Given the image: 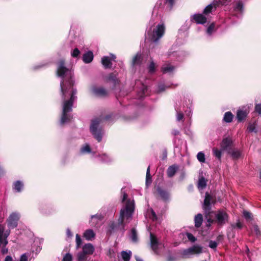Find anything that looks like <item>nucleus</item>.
<instances>
[{
  "instance_id": "4d7b16f0",
  "label": "nucleus",
  "mask_w": 261,
  "mask_h": 261,
  "mask_svg": "<svg viewBox=\"0 0 261 261\" xmlns=\"http://www.w3.org/2000/svg\"><path fill=\"white\" fill-rule=\"evenodd\" d=\"M166 87L164 85H160L158 86V92H161L165 90Z\"/></svg>"
},
{
  "instance_id": "72a5a7b5",
  "label": "nucleus",
  "mask_w": 261,
  "mask_h": 261,
  "mask_svg": "<svg viewBox=\"0 0 261 261\" xmlns=\"http://www.w3.org/2000/svg\"><path fill=\"white\" fill-rule=\"evenodd\" d=\"M228 153L231 154V156L234 159H238L241 156V152L238 149H232L229 150Z\"/></svg>"
},
{
  "instance_id": "7c9ffc66",
  "label": "nucleus",
  "mask_w": 261,
  "mask_h": 261,
  "mask_svg": "<svg viewBox=\"0 0 261 261\" xmlns=\"http://www.w3.org/2000/svg\"><path fill=\"white\" fill-rule=\"evenodd\" d=\"M247 116V113L243 110H238L237 114V118L239 121H241L244 119Z\"/></svg>"
},
{
  "instance_id": "e433bc0d",
  "label": "nucleus",
  "mask_w": 261,
  "mask_h": 261,
  "mask_svg": "<svg viewBox=\"0 0 261 261\" xmlns=\"http://www.w3.org/2000/svg\"><path fill=\"white\" fill-rule=\"evenodd\" d=\"M222 149L221 150H219L217 148H214L213 149V152L214 155L219 160H221V156H222Z\"/></svg>"
},
{
  "instance_id": "3c124183",
  "label": "nucleus",
  "mask_w": 261,
  "mask_h": 261,
  "mask_svg": "<svg viewBox=\"0 0 261 261\" xmlns=\"http://www.w3.org/2000/svg\"><path fill=\"white\" fill-rule=\"evenodd\" d=\"M252 214L249 212L244 211L243 212V216L246 220H249L251 219Z\"/></svg>"
},
{
  "instance_id": "2eb2a0df",
  "label": "nucleus",
  "mask_w": 261,
  "mask_h": 261,
  "mask_svg": "<svg viewBox=\"0 0 261 261\" xmlns=\"http://www.w3.org/2000/svg\"><path fill=\"white\" fill-rule=\"evenodd\" d=\"M95 250L94 246L91 243H87L83 245L82 251L87 255H92Z\"/></svg>"
},
{
  "instance_id": "1a4fd4ad",
  "label": "nucleus",
  "mask_w": 261,
  "mask_h": 261,
  "mask_svg": "<svg viewBox=\"0 0 261 261\" xmlns=\"http://www.w3.org/2000/svg\"><path fill=\"white\" fill-rule=\"evenodd\" d=\"M10 233V229L6 230L5 226L4 225L0 224V247L2 246V243H4L5 245L8 244L7 238Z\"/></svg>"
},
{
  "instance_id": "a18cd8bd",
  "label": "nucleus",
  "mask_w": 261,
  "mask_h": 261,
  "mask_svg": "<svg viewBox=\"0 0 261 261\" xmlns=\"http://www.w3.org/2000/svg\"><path fill=\"white\" fill-rule=\"evenodd\" d=\"M72 255L69 253H67L64 256L62 261H72Z\"/></svg>"
},
{
  "instance_id": "c756f323",
  "label": "nucleus",
  "mask_w": 261,
  "mask_h": 261,
  "mask_svg": "<svg viewBox=\"0 0 261 261\" xmlns=\"http://www.w3.org/2000/svg\"><path fill=\"white\" fill-rule=\"evenodd\" d=\"M99 160L102 163H109L112 161V159L106 154H102L98 156Z\"/></svg>"
},
{
  "instance_id": "864d4df0",
  "label": "nucleus",
  "mask_w": 261,
  "mask_h": 261,
  "mask_svg": "<svg viewBox=\"0 0 261 261\" xmlns=\"http://www.w3.org/2000/svg\"><path fill=\"white\" fill-rule=\"evenodd\" d=\"M121 193L123 195L122 201L124 202L127 197V195L124 190V188H122L121 190Z\"/></svg>"
},
{
  "instance_id": "c03bdc74",
  "label": "nucleus",
  "mask_w": 261,
  "mask_h": 261,
  "mask_svg": "<svg viewBox=\"0 0 261 261\" xmlns=\"http://www.w3.org/2000/svg\"><path fill=\"white\" fill-rule=\"evenodd\" d=\"M7 245H5L4 243H2V246L0 247V248H2L1 252L3 255L6 254L8 252V249L6 247Z\"/></svg>"
},
{
  "instance_id": "473e14b6",
  "label": "nucleus",
  "mask_w": 261,
  "mask_h": 261,
  "mask_svg": "<svg viewBox=\"0 0 261 261\" xmlns=\"http://www.w3.org/2000/svg\"><path fill=\"white\" fill-rule=\"evenodd\" d=\"M130 239L133 243H136L138 241L137 233L136 229L133 228L131 229V232L129 236Z\"/></svg>"
},
{
  "instance_id": "4c0bfd02",
  "label": "nucleus",
  "mask_w": 261,
  "mask_h": 261,
  "mask_svg": "<svg viewBox=\"0 0 261 261\" xmlns=\"http://www.w3.org/2000/svg\"><path fill=\"white\" fill-rule=\"evenodd\" d=\"M87 258V255L83 251L77 254V261H85Z\"/></svg>"
},
{
  "instance_id": "58836bf2",
  "label": "nucleus",
  "mask_w": 261,
  "mask_h": 261,
  "mask_svg": "<svg viewBox=\"0 0 261 261\" xmlns=\"http://www.w3.org/2000/svg\"><path fill=\"white\" fill-rule=\"evenodd\" d=\"M80 152L82 153H89L91 152V148L88 144H85L80 149Z\"/></svg>"
},
{
  "instance_id": "37998d69",
  "label": "nucleus",
  "mask_w": 261,
  "mask_h": 261,
  "mask_svg": "<svg viewBox=\"0 0 261 261\" xmlns=\"http://www.w3.org/2000/svg\"><path fill=\"white\" fill-rule=\"evenodd\" d=\"M75 242H76V247L78 249L82 244V240L80 237V236L78 234H76L75 236Z\"/></svg>"
},
{
  "instance_id": "4be33fe9",
  "label": "nucleus",
  "mask_w": 261,
  "mask_h": 261,
  "mask_svg": "<svg viewBox=\"0 0 261 261\" xmlns=\"http://www.w3.org/2000/svg\"><path fill=\"white\" fill-rule=\"evenodd\" d=\"M102 217L101 215L96 214L92 215L91 216V219L89 223L91 226H94L102 219Z\"/></svg>"
},
{
  "instance_id": "09e8293b",
  "label": "nucleus",
  "mask_w": 261,
  "mask_h": 261,
  "mask_svg": "<svg viewBox=\"0 0 261 261\" xmlns=\"http://www.w3.org/2000/svg\"><path fill=\"white\" fill-rule=\"evenodd\" d=\"M175 110L177 112V121H180L184 117L183 114L182 112H180V111H178V109L175 108Z\"/></svg>"
},
{
  "instance_id": "423d86ee",
  "label": "nucleus",
  "mask_w": 261,
  "mask_h": 261,
  "mask_svg": "<svg viewBox=\"0 0 261 261\" xmlns=\"http://www.w3.org/2000/svg\"><path fill=\"white\" fill-rule=\"evenodd\" d=\"M229 219V216L226 211L223 209L219 210L215 212V222L219 226H223Z\"/></svg>"
},
{
  "instance_id": "49530a36",
  "label": "nucleus",
  "mask_w": 261,
  "mask_h": 261,
  "mask_svg": "<svg viewBox=\"0 0 261 261\" xmlns=\"http://www.w3.org/2000/svg\"><path fill=\"white\" fill-rule=\"evenodd\" d=\"M186 236L188 240L191 242H194L196 241V238L192 233L190 232H187Z\"/></svg>"
},
{
  "instance_id": "6e6552de",
  "label": "nucleus",
  "mask_w": 261,
  "mask_h": 261,
  "mask_svg": "<svg viewBox=\"0 0 261 261\" xmlns=\"http://www.w3.org/2000/svg\"><path fill=\"white\" fill-rule=\"evenodd\" d=\"M19 218L20 215L17 212H13L9 216L7 221L10 229L14 228L17 227Z\"/></svg>"
},
{
  "instance_id": "dca6fc26",
  "label": "nucleus",
  "mask_w": 261,
  "mask_h": 261,
  "mask_svg": "<svg viewBox=\"0 0 261 261\" xmlns=\"http://www.w3.org/2000/svg\"><path fill=\"white\" fill-rule=\"evenodd\" d=\"M179 169V166L177 164H173L170 166L167 170V174L168 177H173Z\"/></svg>"
},
{
  "instance_id": "a19ab883",
  "label": "nucleus",
  "mask_w": 261,
  "mask_h": 261,
  "mask_svg": "<svg viewBox=\"0 0 261 261\" xmlns=\"http://www.w3.org/2000/svg\"><path fill=\"white\" fill-rule=\"evenodd\" d=\"M215 27V25L214 23H211L208 26L206 30V33L208 35L211 36L213 32L214 31Z\"/></svg>"
},
{
  "instance_id": "6e6d98bb",
  "label": "nucleus",
  "mask_w": 261,
  "mask_h": 261,
  "mask_svg": "<svg viewBox=\"0 0 261 261\" xmlns=\"http://www.w3.org/2000/svg\"><path fill=\"white\" fill-rule=\"evenodd\" d=\"M150 217L153 221L157 220V216L154 211L152 209L151 210V215Z\"/></svg>"
},
{
  "instance_id": "603ef678",
  "label": "nucleus",
  "mask_w": 261,
  "mask_h": 261,
  "mask_svg": "<svg viewBox=\"0 0 261 261\" xmlns=\"http://www.w3.org/2000/svg\"><path fill=\"white\" fill-rule=\"evenodd\" d=\"M232 227L233 228L237 227L239 229H241L243 227V224L239 220H238L237 222L235 224L232 225Z\"/></svg>"
},
{
  "instance_id": "20e7f679",
  "label": "nucleus",
  "mask_w": 261,
  "mask_h": 261,
  "mask_svg": "<svg viewBox=\"0 0 261 261\" xmlns=\"http://www.w3.org/2000/svg\"><path fill=\"white\" fill-rule=\"evenodd\" d=\"M101 121L102 119L100 118L93 119L91 121L90 128L92 134L98 142L101 141L102 136L104 134L102 128L100 126Z\"/></svg>"
},
{
  "instance_id": "79ce46f5",
  "label": "nucleus",
  "mask_w": 261,
  "mask_h": 261,
  "mask_svg": "<svg viewBox=\"0 0 261 261\" xmlns=\"http://www.w3.org/2000/svg\"><path fill=\"white\" fill-rule=\"evenodd\" d=\"M148 69L149 72H150V73H153L155 71V65L153 61H151L150 62V64L148 66Z\"/></svg>"
},
{
  "instance_id": "aec40b11",
  "label": "nucleus",
  "mask_w": 261,
  "mask_h": 261,
  "mask_svg": "<svg viewBox=\"0 0 261 261\" xmlns=\"http://www.w3.org/2000/svg\"><path fill=\"white\" fill-rule=\"evenodd\" d=\"M175 67L171 65L170 63H165L162 67V71L163 73H170L173 71Z\"/></svg>"
},
{
  "instance_id": "bf43d9fd",
  "label": "nucleus",
  "mask_w": 261,
  "mask_h": 261,
  "mask_svg": "<svg viewBox=\"0 0 261 261\" xmlns=\"http://www.w3.org/2000/svg\"><path fill=\"white\" fill-rule=\"evenodd\" d=\"M166 2L169 5L170 9H171L174 4V0H166Z\"/></svg>"
},
{
  "instance_id": "bb28decb",
  "label": "nucleus",
  "mask_w": 261,
  "mask_h": 261,
  "mask_svg": "<svg viewBox=\"0 0 261 261\" xmlns=\"http://www.w3.org/2000/svg\"><path fill=\"white\" fill-rule=\"evenodd\" d=\"M13 189L16 192H20L23 188V184L20 180H17L13 184Z\"/></svg>"
},
{
  "instance_id": "ddd939ff",
  "label": "nucleus",
  "mask_w": 261,
  "mask_h": 261,
  "mask_svg": "<svg viewBox=\"0 0 261 261\" xmlns=\"http://www.w3.org/2000/svg\"><path fill=\"white\" fill-rule=\"evenodd\" d=\"M117 76L118 73L117 72L111 73L106 77V80L107 82H111L115 86L119 83V80L117 78Z\"/></svg>"
},
{
  "instance_id": "8fccbe9b",
  "label": "nucleus",
  "mask_w": 261,
  "mask_h": 261,
  "mask_svg": "<svg viewBox=\"0 0 261 261\" xmlns=\"http://www.w3.org/2000/svg\"><path fill=\"white\" fill-rule=\"evenodd\" d=\"M218 246V243L215 241H210L209 242L208 246L213 249H215Z\"/></svg>"
},
{
  "instance_id": "e2e57ef3",
  "label": "nucleus",
  "mask_w": 261,
  "mask_h": 261,
  "mask_svg": "<svg viewBox=\"0 0 261 261\" xmlns=\"http://www.w3.org/2000/svg\"><path fill=\"white\" fill-rule=\"evenodd\" d=\"M66 234L68 237H71L72 236V233L69 228L66 230Z\"/></svg>"
},
{
  "instance_id": "0e129e2a",
  "label": "nucleus",
  "mask_w": 261,
  "mask_h": 261,
  "mask_svg": "<svg viewBox=\"0 0 261 261\" xmlns=\"http://www.w3.org/2000/svg\"><path fill=\"white\" fill-rule=\"evenodd\" d=\"M111 231H113L116 228V225L114 223H112L110 226Z\"/></svg>"
},
{
  "instance_id": "5fc2aeb1",
  "label": "nucleus",
  "mask_w": 261,
  "mask_h": 261,
  "mask_svg": "<svg viewBox=\"0 0 261 261\" xmlns=\"http://www.w3.org/2000/svg\"><path fill=\"white\" fill-rule=\"evenodd\" d=\"M255 111L259 115H261V103L256 104L255 106Z\"/></svg>"
},
{
  "instance_id": "b1692460",
  "label": "nucleus",
  "mask_w": 261,
  "mask_h": 261,
  "mask_svg": "<svg viewBox=\"0 0 261 261\" xmlns=\"http://www.w3.org/2000/svg\"><path fill=\"white\" fill-rule=\"evenodd\" d=\"M101 63L106 69L110 68L112 67V62L108 56H104L102 58Z\"/></svg>"
},
{
  "instance_id": "0eeeda50",
  "label": "nucleus",
  "mask_w": 261,
  "mask_h": 261,
  "mask_svg": "<svg viewBox=\"0 0 261 261\" xmlns=\"http://www.w3.org/2000/svg\"><path fill=\"white\" fill-rule=\"evenodd\" d=\"M230 2L228 0H214L212 4L207 6L203 10V14L206 15L212 12L213 9L217 7L228 5Z\"/></svg>"
},
{
  "instance_id": "f03ea898",
  "label": "nucleus",
  "mask_w": 261,
  "mask_h": 261,
  "mask_svg": "<svg viewBox=\"0 0 261 261\" xmlns=\"http://www.w3.org/2000/svg\"><path fill=\"white\" fill-rule=\"evenodd\" d=\"M135 210L134 200H127L125 205L121 208L120 217L118 219V229L123 233L125 231V223H128L132 219V216Z\"/></svg>"
},
{
  "instance_id": "9d476101",
  "label": "nucleus",
  "mask_w": 261,
  "mask_h": 261,
  "mask_svg": "<svg viewBox=\"0 0 261 261\" xmlns=\"http://www.w3.org/2000/svg\"><path fill=\"white\" fill-rule=\"evenodd\" d=\"M136 86L137 87L140 86V87L139 88V90L137 91V97L138 98L141 99L147 94V87L144 84L138 80L136 82Z\"/></svg>"
},
{
  "instance_id": "69168bd1",
  "label": "nucleus",
  "mask_w": 261,
  "mask_h": 261,
  "mask_svg": "<svg viewBox=\"0 0 261 261\" xmlns=\"http://www.w3.org/2000/svg\"><path fill=\"white\" fill-rule=\"evenodd\" d=\"M12 258L11 256L8 255L6 257L5 261H12Z\"/></svg>"
},
{
  "instance_id": "338daca9",
  "label": "nucleus",
  "mask_w": 261,
  "mask_h": 261,
  "mask_svg": "<svg viewBox=\"0 0 261 261\" xmlns=\"http://www.w3.org/2000/svg\"><path fill=\"white\" fill-rule=\"evenodd\" d=\"M177 54V53L173 52V53H171V52H169L168 53L167 56L168 57H170L172 55H173V56H176Z\"/></svg>"
},
{
  "instance_id": "9b49d317",
  "label": "nucleus",
  "mask_w": 261,
  "mask_h": 261,
  "mask_svg": "<svg viewBox=\"0 0 261 261\" xmlns=\"http://www.w3.org/2000/svg\"><path fill=\"white\" fill-rule=\"evenodd\" d=\"M202 252V247L198 245H194L190 248L185 249L182 252V255L187 257L189 255L199 254Z\"/></svg>"
},
{
  "instance_id": "052dcab7",
  "label": "nucleus",
  "mask_w": 261,
  "mask_h": 261,
  "mask_svg": "<svg viewBox=\"0 0 261 261\" xmlns=\"http://www.w3.org/2000/svg\"><path fill=\"white\" fill-rule=\"evenodd\" d=\"M253 230L255 232L257 236H258L260 234V232L259 230V228L257 225H254L253 227Z\"/></svg>"
},
{
  "instance_id": "a211bd4d",
  "label": "nucleus",
  "mask_w": 261,
  "mask_h": 261,
  "mask_svg": "<svg viewBox=\"0 0 261 261\" xmlns=\"http://www.w3.org/2000/svg\"><path fill=\"white\" fill-rule=\"evenodd\" d=\"M83 237L87 241H90L95 238V233L92 229H88L85 231Z\"/></svg>"
},
{
  "instance_id": "f8f14e48",
  "label": "nucleus",
  "mask_w": 261,
  "mask_h": 261,
  "mask_svg": "<svg viewBox=\"0 0 261 261\" xmlns=\"http://www.w3.org/2000/svg\"><path fill=\"white\" fill-rule=\"evenodd\" d=\"M213 201L212 196L208 192L205 193V198L203 204V208L206 212L211 210V203Z\"/></svg>"
},
{
  "instance_id": "c9c22d12",
  "label": "nucleus",
  "mask_w": 261,
  "mask_h": 261,
  "mask_svg": "<svg viewBox=\"0 0 261 261\" xmlns=\"http://www.w3.org/2000/svg\"><path fill=\"white\" fill-rule=\"evenodd\" d=\"M256 122L253 123H249L247 126V131L250 133L254 132L256 133L257 130L256 129Z\"/></svg>"
},
{
  "instance_id": "7ed1b4c3",
  "label": "nucleus",
  "mask_w": 261,
  "mask_h": 261,
  "mask_svg": "<svg viewBox=\"0 0 261 261\" xmlns=\"http://www.w3.org/2000/svg\"><path fill=\"white\" fill-rule=\"evenodd\" d=\"M165 31V27L163 23L158 24L153 30L150 28L147 31L149 39L153 43H157L163 36Z\"/></svg>"
},
{
  "instance_id": "774afa93",
  "label": "nucleus",
  "mask_w": 261,
  "mask_h": 261,
  "mask_svg": "<svg viewBox=\"0 0 261 261\" xmlns=\"http://www.w3.org/2000/svg\"><path fill=\"white\" fill-rule=\"evenodd\" d=\"M172 134L174 136H177L179 134V132L178 130H173L172 132Z\"/></svg>"
},
{
  "instance_id": "5701e85b",
  "label": "nucleus",
  "mask_w": 261,
  "mask_h": 261,
  "mask_svg": "<svg viewBox=\"0 0 261 261\" xmlns=\"http://www.w3.org/2000/svg\"><path fill=\"white\" fill-rule=\"evenodd\" d=\"M93 59V55L92 51H89L83 56V60L85 63H90Z\"/></svg>"
},
{
  "instance_id": "ea45409f",
  "label": "nucleus",
  "mask_w": 261,
  "mask_h": 261,
  "mask_svg": "<svg viewBox=\"0 0 261 261\" xmlns=\"http://www.w3.org/2000/svg\"><path fill=\"white\" fill-rule=\"evenodd\" d=\"M197 159L200 163H203L205 161V154L202 152H199L197 154Z\"/></svg>"
},
{
  "instance_id": "f704fd0d",
  "label": "nucleus",
  "mask_w": 261,
  "mask_h": 261,
  "mask_svg": "<svg viewBox=\"0 0 261 261\" xmlns=\"http://www.w3.org/2000/svg\"><path fill=\"white\" fill-rule=\"evenodd\" d=\"M141 62V55L139 53H137L136 55L133 58L132 61L133 65H139Z\"/></svg>"
},
{
  "instance_id": "a878e982",
  "label": "nucleus",
  "mask_w": 261,
  "mask_h": 261,
  "mask_svg": "<svg viewBox=\"0 0 261 261\" xmlns=\"http://www.w3.org/2000/svg\"><path fill=\"white\" fill-rule=\"evenodd\" d=\"M203 222V217L201 214H198L195 216L194 222L196 227L198 228L200 227Z\"/></svg>"
},
{
  "instance_id": "412c9836",
  "label": "nucleus",
  "mask_w": 261,
  "mask_h": 261,
  "mask_svg": "<svg viewBox=\"0 0 261 261\" xmlns=\"http://www.w3.org/2000/svg\"><path fill=\"white\" fill-rule=\"evenodd\" d=\"M231 144L232 141L230 139L228 138L223 139L221 144L222 150H227L231 146Z\"/></svg>"
},
{
  "instance_id": "f257e3e1",
  "label": "nucleus",
  "mask_w": 261,
  "mask_h": 261,
  "mask_svg": "<svg viewBox=\"0 0 261 261\" xmlns=\"http://www.w3.org/2000/svg\"><path fill=\"white\" fill-rule=\"evenodd\" d=\"M57 75L62 79L60 83V88L63 99V111L60 124L63 125L69 122L72 116L68 114L72 110L73 101L76 99L77 91L73 87L74 81L72 79V71L65 66V61L61 60L58 64Z\"/></svg>"
},
{
  "instance_id": "4468645a",
  "label": "nucleus",
  "mask_w": 261,
  "mask_h": 261,
  "mask_svg": "<svg viewBox=\"0 0 261 261\" xmlns=\"http://www.w3.org/2000/svg\"><path fill=\"white\" fill-rule=\"evenodd\" d=\"M192 19L194 20L196 23L204 24L206 22L207 18L204 14H196L192 16Z\"/></svg>"
},
{
  "instance_id": "c85d7f7f",
  "label": "nucleus",
  "mask_w": 261,
  "mask_h": 261,
  "mask_svg": "<svg viewBox=\"0 0 261 261\" xmlns=\"http://www.w3.org/2000/svg\"><path fill=\"white\" fill-rule=\"evenodd\" d=\"M132 254V253L130 250L122 251L121 252V256L124 261H129L131 257Z\"/></svg>"
},
{
  "instance_id": "13d9d810",
  "label": "nucleus",
  "mask_w": 261,
  "mask_h": 261,
  "mask_svg": "<svg viewBox=\"0 0 261 261\" xmlns=\"http://www.w3.org/2000/svg\"><path fill=\"white\" fill-rule=\"evenodd\" d=\"M150 166H149L147 169L146 172V183H147L148 180L149 179H150Z\"/></svg>"
},
{
  "instance_id": "6ab92c4d",
  "label": "nucleus",
  "mask_w": 261,
  "mask_h": 261,
  "mask_svg": "<svg viewBox=\"0 0 261 261\" xmlns=\"http://www.w3.org/2000/svg\"><path fill=\"white\" fill-rule=\"evenodd\" d=\"M157 190L159 195L164 201H166L169 200L170 195L167 191L160 188H158Z\"/></svg>"
},
{
  "instance_id": "680f3d73",
  "label": "nucleus",
  "mask_w": 261,
  "mask_h": 261,
  "mask_svg": "<svg viewBox=\"0 0 261 261\" xmlns=\"http://www.w3.org/2000/svg\"><path fill=\"white\" fill-rule=\"evenodd\" d=\"M20 261H28V257L25 253H24L22 255H21Z\"/></svg>"
},
{
  "instance_id": "2f4dec72",
  "label": "nucleus",
  "mask_w": 261,
  "mask_h": 261,
  "mask_svg": "<svg viewBox=\"0 0 261 261\" xmlns=\"http://www.w3.org/2000/svg\"><path fill=\"white\" fill-rule=\"evenodd\" d=\"M233 116L231 112H227L225 113L224 117H223V120L227 123H230L232 121Z\"/></svg>"
},
{
  "instance_id": "de8ad7c7",
  "label": "nucleus",
  "mask_w": 261,
  "mask_h": 261,
  "mask_svg": "<svg viewBox=\"0 0 261 261\" xmlns=\"http://www.w3.org/2000/svg\"><path fill=\"white\" fill-rule=\"evenodd\" d=\"M80 51L77 48H74L71 53V55L73 58H76L80 55Z\"/></svg>"
},
{
  "instance_id": "cd10ccee",
  "label": "nucleus",
  "mask_w": 261,
  "mask_h": 261,
  "mask_svg": "<svg viewBox=\"0 0 261 261\" xmlns=\"http://www.w3.org/2000/svg\"><path fill=\"white\" fill-rule=\"evenodd\" d=\"M206 180L203 177H200L198 181V188L199 190H203L206 186Z\"/></svg>"
},
{
  "instance_id": "f3484780",
  "label": "nucleus",
  "mask_w": 261,
  "mask_h": 261,
  "mask_svg": "<svg viewBox=\"0 0 261 261\" xmlns=\"http://www.w3.org/2000/svg\"><path fill=\"white\" fill-rule=\"evenodd\" d=\"M233 10L235 13L234 15L237 17H239L242 15L243 12V4L241 2H237L233 6Z\"/></svg>"
},
{
  "instance_id": "39448f33",
  "label": "nucleus",
  "mask_w": 261,
  "mask_h": 261,
  "mask_svg": "<svg viewBox=\"0 0 261 261\" xmlns=\"http://www.w3.org/2000/svg\"><path fill=\"white\" fill-rule=\"evenodd\" d=\"M150 246L154 254L160 255L164 251V244L160 242L151 232L150 233Z\"/></svg>"
},
{
  "instance_id": "393cba45",
  "label": "nucleus",
  "mask_w": 261,
  "mask_h": 261,
  "mask_svg": "<svg viewBox=\"0 0 261 261\" xmlns=\"http://www.w3.org/2000/svg\"><path fill=\"white\" fill-rule=\"evenodd\" d=\"M94 94L97 96H105L107 95V91L103 88H96L93 89Z\"/></svg>"
}]
</instances>
